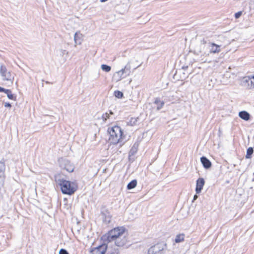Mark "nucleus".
<instances>
[{
	"label": "nucleus",
	"instance_id": "39448f33",
	"mask_svg": "<svg viewBox=\"0 0 254 254\" xmlns=\"http://www.w3.org/2000/svg\"><path fill=\"white\" fill-rule=\"evenodd\" d=\"M0 73L4 80H9L11 79V74L10 72L7 70L5 65H1L0 66Z\"/></svg>",
	"mask_w": 254,
	"mask_h": 254
},
{
	"label": "nucleus",
	"instance_id": "f257e3e1",
	"mask_svg": "<svg viewBox=\"0 0 254 254\" xmlns=\"http://www.w3.org/2000/svg\"><path fill=\"white\" fill-rule=\"evenodd\" d=\"M126 229L124 227H115L102 237V240L105 244L114 242L118 247L123 246L125 244V240L122 239L124 235Z\"/></svg>",
	"mask_w": 254,
	"mask_h": 254
},
{
	"label": "nucleus",
	"instance_id": "f3484780",
	"mask_svg": "<svg viewBox=\"0 0 254 254\" xmlns=\"http://www.w3.org/2000/svg\"><path fill=\"white\" fill-rule=\"evenodd\" d=\"M7 94V97L11 100H15V97L14 96L13 94H12L11 91L9 89H6L5 90V92Z\"/></svg>",
	"mask_w": 254,
	"mask_h": 254
},
{
	"label": "nucleus",
	"instance_id": "423d86ee",
	"mask_svg": "<svg viewBox=\"0 0 254 254\" xmlns=\"http://www.w3.org/2000/svg\"><path fill=\"white\" fill-rule=\"evenodd\" d=\"M244 79L246 86L248 88L252 89L254 88V75L247 76Z\"/></svg>",
	"mask_w": 254,
	"mask_h": 254
},
{
	"label": "nucleus",
	"instance_id": "0eeeda50",
	"mask_svg": "<svg viewBox=\"0 0 254 254\" xmlns=\"http://www.w3.org/2000/svg\"><path fill=\"white\" fill-rule=\"evenodd\" d=\"M205 184V181L203 178H199L196 181L195 191L197 194H199L202 190Z\"/></svg>",
	"mask_w": 254,
	"mask_h": 254
},
{
	"label": "nucleus",
	"instance_id": "9d476101",
	"mask_svg": "<svg viewBox=\"0 0 254 254\" xmlns=\"http://www.w3.org/2000/svg\"><path fill=\"white\" fill-rule=\"evenodd\" d=\"M210 46L211 47V48L210 49V52L211 53H218L220 51V46L218 45H217L214 43H211L210 44Z\"/></svg>",
	"mask_w": 254,
	"mask_h": 254
},
{
	"label": "nucleus",
	"instance_id": "4be33fe9",
	"mask_svg": "<svg viewBox=\"0 0 254 254\" xmlns=\"http://www.w3.org/2000/svg\"><path fill=\"white\" fill-rule=\"evenodd\" d=\"M242 12L241 11H239V12L236 13L235 14V18L237 19L239 18L241 16V15H242Z\"/></svg>",
	"mask_w": 254,
	"mask_h": 254
},
{
	"label": "nucleus",
	"instance_id": "7ed1b4c3",
	"mask_svg": "<svg viewBox=\"0 0 254 254\" xmlns=\"http://www.w3.org/2000/svg\"><path fill=\"white\" fill-rule=\"evenodd\" d=\"M59 184L63 194L71 195L78 189V185L75 182L61 179L59 180Z\"/></svg>",
	"mask_w": 254,
	"mask_h": 254
},
{
	"label": "nucleus",
	"instance_id": "c85d7f7f",
	"mask_svg": "<svg viewBox=\"0 0 254 254\" xmlns=\"http://www.w3.org/2000/svg\"><path fill=\"white\" fill-rule=\"evenodd\" d=\"M112 254H115V253H112Z\"/></svg>",
	"mask_w": 254,
	"mask_h": 254
},
{
	"label": "nucleus",
	"instance_id": "dca6fc26",
	"mask_svg": "<svg viewBox=\"0 0 254 254\" xmlns=\"http://www.w3.org/2000/svg\"><path fill=\"white\" fill-rule=\"evenodd\" d=\"M254 152V150L252 147H249L247 150V154L246 155V158L249 159L251 158V156Z\"/></svg>",
	"mask_w": 254,
	"mask_h": 254
},
{
	"label": "nucleus",
	"instance_id": "2eb2a0df",
	"mask_svg": "<svg viewBox=\"0 0 254 254\" xmlns=\"http://www.w3.org/2000/svg\"><path fill=\"white\" fill-rule=\"evenodd\" d=\"M137 185V181L133 180L129 182L127 185V189L128 190H131L134 188Z\"/></svg>",
	"mask_w": 254,
	"mask_h": 254
},
{
	"label": "nucleus",
	"instance_id": "aec40b11",
	"mask_svg": "<svg viewBox=\"0 0 254 254\" xmlns=\"http://www.w3.org/2000/svg\"><path fill=\"white\" fill-rule=\"evenodd\" d=\"M101 68L103 70L106 72H109L111 69V67L110 66L106 64H102L101 65Z\"/></svg>",
	"mask_w": 254,
	"mask_h": 254
},
{
	"label": "nucleus",
	"instance_id": "4468645a",
	"mask_svg": "<svg viewBox=\"0 0 254 254\" xmlns=\"http://www.w3.org/2000/svg\"><path fill=\"white\" fill-rule=\"evenodd\" d=\"M185 240V234H179L176 236V237L175 239V242L176 243H179L180 242H182Z\"/></svg>",
	"mask_w": 254,
	"mask_h": 254
},
{
	"label": "nucleus",
	"instance_id": "ddd939ff",
	"mask_svg": "<svg viewBox=\"0 0 254 254\" xmlns=\"http://www.w3.org/2000/svg\"><path fill=\"white\" fill-rule=\"evenodd\" d=\"M154 104L156 105L157 110L161 109L164 105V101H161L158 98H157L155 99V100L154 101Z\"/></svg>",
	"mask_w": 254,
	"mask_h": 254
},
{
	"label": "nucleus",
	"instance_id": "bb28decb",
	"mask_svg": "<svg viewBox=\"0 0 254 254\" xmlns=\"http://www.w3.org/2000/svg\"><path fill=\"white\" fill-rule=\"evenodd\" d=\"M197 198V195L196 194L194 195L193 196V200H196Z\"/></svg>",
	"mask_w": 254,
	"mask_h": 254
},
{
	"label": "nucleus",
	"instance_id": "5701e85b",
	"mask_svg": "<svg viewBox=\"0 0 254 254\" xmlns=\"http://www.w3.org/2000/svg\"><path fill=\"white\" fill-rule=\"evenodd\" d=\"M3 176H4V172L2 170H0V178H3Z\"/></svg>",
	"mask_w": 254,
	"mask_h": 254
},
{
	"label": "nucleus",
	"instance_id": "20e7f679",
	"mask_svg": "<svg viewBox=\"0 0 254 254\" xmlns=\"http://www.w3.org/2000/svg\"><path fill=\"white\" fill-rule=\"evenodd\" d=\"M166 244L161 242L158 243L151 247L148 251V254H161V252L166 248Z\"/></svg>",
	"mask_w": 254,
	"mask_h": 254
},
{
	"label": "nucleus",
	"instance_id": "f03ea898",
	"mask_svg": "<svg viewBox=\"0 0 254 254\" xmlns=\"http://www.w3.org/2000/svg\"><path fill=\"white\" fill-rule=\"evenodd\" d=\"M107 132L109 135V141L113 144L123 143L126 135L122 127L118 125H114L108 128Z\"/></svg>",
	"mask_w": 254,
	"mask_h": 254
},
{
	"label": "nucleus",
	"instance_id": "f8f14e48",
	"mask_svg": "<svg viewBox=\"0 0 254 254\" xmlns=\"http://www.w3.org/2000/svg\"><path fill=\"white\" fill-rule=\"evenodd\" d=\"M126 69H127V67L125 66L124 68H122L121 70H120L116 72L117 75L118 76H119L118 80H120L122 79L125 77V76H124V74L126 72Z\"/></svg>",
	"mask_w": 254,
	"mask_h": 254
},
{
	"label": "nucleus",
	"instance_id": "412c9836",
	"mask_svg": "<svg viewBox=\"0 0 254 254\" xmlns=\"http://www.w3.org/2000/svg\"><path fill=\"white\" fill-rule=\"evenodd\" d=\"M59 254H69L65 250L62 249L60 251Z\"/></svg>",
	"mask_w": 254,
	"mask_h": 254
},
{
	"label": "nucleus",
	"instance_id": "9b49d317",
	"mask_svg": "<svg viewBox=\"0 0 254 254\" xmlns=\"http://www.w3.org/2000/svg\"><path fill=\"white\" fill-rule=\"evenodd\" d=\"M239 117L245 121H248L250 119V114L246 111H243L239 113Z\"/></svg>",
	"mask_w": 254,
	"mask_h": 254
},
{
	"label": "nucleus",
	"instance_id": "b1692460",
	"mask_svg": "<svg viewBox=\"0 0 254 254\" xmlns=\"http://www.w3.org/2000/svg\"><path fill=\"white\" fill-rule=\"evenodd\" d=\"M65 168L66 170L69 172H72L73 171V168L72 167H70L69 169H67L66 167H65Z\"/></svg>",
	"mask_w": 254,
	"mask_h": 254
},
{
	"label": "nucleus",
	"instance_id": "6e6552de",
	"mask_svg": "<svg viewBox=\"0 0 254 254\" xmlns=\"http://www.w3.org/2000/svg\"><path fill=\"white\" fill-rule=\"evenodd\" d=\"M105 250L103 248L102 246H100L92 249L89 254H105Z\"/></svg>",
	"mask_w": 254,
	"mask_h": 254
},
{
	"label": "nucleus",
	"instance_id": "a211bd4d",
	"mask_svg": "<svg viewBox=\"0 0 254 254\" xmlns=\"http://www.w3.org/2000/svg\"><path fill=\"white\" fill-rule=\"evenodd\" d=\"M110 114L112 115L113 113L112 111L110 112V114L108 113H106L103 114L102 116V119L104 122L106 121L108 119L110 118Z\"/></svg>",
	"mask_w": 254,
	"mask_h": 254
},
{
	"label": "nucleus",
	"instance_id": "393cba45",
	"mask_svg": "<svg viewBox=\"0 0 254 254\" xmlns=\"http://www.w3.org/2000/svg\"><path fill=\"white\" fill-rule=\"evenodd\" d=\"M5 90H6V89L2 88V87H0V92H5Z\"/></svg>",
	"mask_w": 254,
	"mask_h": 254
},
{
	"label": "nucleus",
	"instance_id": "6ab92c4d",
	"mask_svg": "<svg viewBox=\"0 0 254 254\" xmlns=\"http://www.w3.org/2000/svg\"><path fill=\"white\" fill-rule=\"evenodd\" d=\"M114 94L116 97L119 99H121L123 97V93L121 91H120L119 90L115 91Z\"/></svg>",
	"mask_w": 254,
	"mask_h": 254
},
{
	"label": "nucleus",
	"instance_id": "cd10ccee",
	"mask_svg": "<svg viewBox=\"0 0 254 254\" xmlns=\"http://www.w3.org/2000/svg\"><path fill=\"white\" fill-rule=\"evenodd\" d=\"M76 35H77V33L75 34V36H74V38H75V39L76 38Z\"/></svg>",
	"mask_w": 254,
	"mask_h": 254
},
{
	"label": "nucleus",
	"instance_id": "a878e982",
	"mask_svg": "<svg viewBox=\"0 0 254 254\" xmlns=\"http://www.w3.org/2000/svg\"><path fill=\"white\" fill-rule=\"evenodd\" d=\"M4 106L6 107H11V104L9 103H6Z\"/></svg>",
	"mask_w": 254,
	"mask_h": 254
},
{
	"label": "nucleus",
	"instance_id": "1a4fd4ad",
	"mask_svg": "<svg viewBox=\"0 0 254 254\" xmlns=\"http://www.w3.org/2000/svg\"><path fill=\"white\" fill-rule=\"evenodd\" d=\"M200 161L205 169L210 168L212 165L211 162L205 157H201Z\"/></svg>",
	"mask_w": 254,
	"mask_h": 254
}]
</instances>
